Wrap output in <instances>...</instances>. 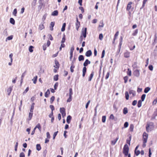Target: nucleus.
Instances as JSON below:
<instances>
[{
	"instance_id": "1",
	"label": "nucleus",
	"mask_w": 157,
	"mask_h": 157,
	"mask_svg": "<svg viewBox=\"0 0 157 157\" xmlns=\"http://www.w3.org/2000/svg\"><path fill=\"white\" fill-rule=\"evenodd\" d=\"M155 125L153 123L150 122L148 123L146 126V130L147 132H150L154 130Z\"/></svg>"
},
{
	"instance_id": "2",
	"label": "nucleus",
	"mask_w": 157,
	"mask_h": 157,
	"mask_svg": "<svg viewBox=\"0 0 157 157\" xmlns=\"http://www.w3.org/2000/svg\"><path fill=\"white\" fill-rule=\"evenodd\" d=\"M129 148H123V153L126 156L128 155V157H131L130 154H128Z\"/></svg>"
},
{
	"instance_id": "3",
	"label": "nucleus",
	"mask_w": 157,
	"mask_h": 157,
	"mask_svg": "<svg viewBox=\"0 0 157 157\" xmlns=\"http://www.w3.org/2000/svg\"><path fill=\"white\" fill-rule=\"evenodd\" d=\"M86 31L87 29L86 28H85L84 29H82V31L81 35H82L84 38V40H85V38L86 36Z\"/></svg>"
},
{
	"instance_id": "4",
	"label": "nucleus",
	"mask_w": 157,
	"mask_h": 157,
	"mask_svg": "<svg viewBox=\"0 0 157 157\" xmlns=\"http://www.w3.org/2000/svg\"><path fill=\"white\" fill-rule=\"evenodd\" d=\"M60 111L62 114V117H64L66 115V111L65 108L63 107L61 108L60 109Z\"/></svg>"
},
{
	"instance_id": "5",
	"label": "nucleus",
	"mask_w": 157,
	"mask_h": 157,
	"mask_svg": "<svg viewBox=\"0 0 157 157\" xmlns=\"http://www.w3.org/2000/svg\"><path fill=\"white\" fill-rule=\"evenodd\" d=\"M148 136V134L145 132L143 134V140L144 143H146L147 142Z\"/></svg>"
},
{
	"instance_id": "6",
	"label": "nucleus",
	"mask_w": 157,
	"mask_h": 157,
	"mask_svg": "<svg viewBox=\"0 0 157 157\" xmlns=\"http://www.w3.org/2000/svg\"><path fill=\"white\" fill-rule=\"evenodd\" d=\"M76 22L75 23L76 29L77 31L78 30L79 27L80 26V24L79 21H78V17L76 18Z\"/></svg>"
},
{
	"instance_id": "7",
	"label": "nucleus",
	"mask_w": 157,
	"mask_h": 157,
	"mask_svg": "<svg viewBox=\"0 0 157 157\" xmlns=\"http://www.w3.org/2000/svg\"><path fill=\"white\" fill-rule=\"evenodd\" d=\"M133 74L135 76L138 77L140 75L139 70L137 69L135 70L133 72Z\"/></svg>"
},
{
	"instance_id": "8",
	"label": "nucleus",
	"mask_w": 157,
	"mask_h": 157,
	"mask_svg": "<svg viewBox=\"0 0 157 157\" xmlns=\"http://www.w3.org/2000/svg\"><path fill=\"white\" fill-rule=\"evenodd\" d=\"M55 65L54 66V67L56 68L59 69L60 65L59 62L57 60L55 59Z\"/></svg>"
},
{
	"instance_id": "9",
	"label": "nucleus",
	"mask_w": 157,
	"mask_h": 157,
	"mask_svg": "<svg viewBox=\"0 0 157 157\" xmlns=\"http://www.w3.org/2000/svg\"><path fill=\"white\" fill-rule=\"evenodd\" d=\"M130 52L127 51H126L124 53V56L126 58H129L130 57Z\"/></svg>"
},
{
	"instance_id": "10",
	"label": "nucleus",
	"mask_w": 157,
	"mask_h": 157,
	"mask_svg": "<svg viewBox=\"0 0 157 157\" xmlns=\"http://www.w3.org/2000/svg\"><path fill=\"white\" fill-rule=\"evenodd\" d=\"M91 55L92 52L90 50L87 51L85 53L86 56L87 57H90Z\"/></svg>"
},
{
	"instance_id": "11",
	"label": "nucleus",
	"mask_w": 157,
	"mask_h": 157,
	"mask_svg": "<svg viewBox=\"0 0 157 157\" xmlns=\"http://www.w3.org/2000/svg\"><path fill=\"white\" fill-rule=\"evenodd\" d=\"M90 63V62L88 59H86L84 62L83 63V65L84 66V67H86L88 65V64H89Z\"/></svg>"
},
{
	"instance_id": "12",
	"label": "nucleus",
	"mask_w": 157,
	"mask_h": 157,
	"mask_svg": "<svg viewBox=\"0 0 157 157\" xmlns=\"http://www.w3.org/2000/svg\"><path fill=\"white\" fill-rule=\"evenodd\" d=\"M75 66L74 65V62H72L71 63V66L70 67V70L71 72L73 73L74 71V68H75Z\"/></svg>"
},
{
	"instance_id": "13",
	"label": "nucleus",
	"mask_w": 157,
	"mask_h": 157,
	"mask_svg": "<svg viewBox=\"0 0 157 157\" xmlns=\"http://www.w3.org/2000/svg\"><path fill=\"white\" fill-rule=\"evenodd\" d=\"M12 90V87H10L9 88H8L7 89V91L8 93V95H10V93Z\"/></svg>"
},
{
	"instance_id": "14",
	"label": "nucleus",
	"mask_w": 157,
	"mask_h": 157,
	"mask_svg": "<svg viewBox=\"0 0 157 157\" xmlns=\"http://www.w3.org/2000/svg\"><path fill=\"white\" fill-rule=\"evenodd\" d=\"M132 3V2H129L128 4L126 10H127L129 11L131 9V4Z\"/></svg>"
},
{
	"instance_id": "15",
	"label": "nucleus",
	"mask_w": 157,
	"mask_h": 157,
	"mask_svg": "<svg viewBox=\"0 0 157 157\" xmlns=\"http://www.w3.org/2000/svg\"><path fill=\"white\" fill-rule=\"evenodd\" d=\"M55 25L54 22H52L50 23V30L51 31H52L53 29V27Z\"/></svg>"
},
{
	"instance_id": "16",
	"label": "nucleus",
	"mask_w": 157,
	"mask_h": 157,
	"mask_svg": "<svg viewBox=\"0 0 157 157\" xmlns=\"http://www.w3.org/2000/svg\"><path fill=\"white\" fill-rule=\"evenodd\" d=\"M71 119V116L70 115H68L67 117V122L68 124H69L70 123Z\"/></svg>"
},
{
	"instance_id": "17",
	"label": "nucleus",
	"mask_w": 157,
	"mask_h": 157,
	"mask_svg": "<svg viewBox=\"0 0 157 157\" xmlns=\"http://www.w3.org/2000/svg\"><path fill=\"white\" fill-rule=\"evenodd\" d=\"M119 139V137L118 136H117L115 139L114 140H113L111 141V144L113 145H114L116 142H117V140Z\"/></svg>"
},
{
	"instance_id": "18",
	"label": "nucleus",
	"mask_w": 157,
	"mask_h": 157,
	"mask_svg": "<svg viewBox=\"0 0 157 157\" xmlns=\"http://www.w3.org/2000/svg\"><path fill=\"white\" fill-rule=\"evenodd\" d=\"M86 67H84L82 70V76L84 77L85 76L86 72Z\"/></svg>"
},
{
	"instance_id": "19",
	"label": "nucleus",
	"mask_w": 157,
	"mask_h": 157,
	"mask_svg": "<svg viewBox=\"0 0 157 157\" xmlns=\"http://www.w3.org/2000/svg\"><path fill=\"white\" fill-rule=\"evenodd\" d=\"M50 94V91L49 89H48L46 92L45 93L44 96L46 97L47 98L48 97Z\"/></svg>"
},
{
	"instance_id": "20",
	"label": "nucleus",
	"mask_w": 157,
	"mask_h": 157,
	"mask_svg": "<svg viewBox=\"0 0 157 157\" xmlns=\"http://www.w3.org/2000/svg\"><path fill=\"white\" fill-rule=\"evenodd\" d=\"M78 60L80 61H83L84 60V57L83 55H80L78 57Z\"/></svg>"
},
{
	"instance_id": "21",
	"label": "nucleus",
	"mask_w": 157,
	"mask_h": 157,
	"mask_svg": "<svg viewBox=\"0 0 157 157\" xmlns=\"http://www.w3.org/2000/svg\"><path fill=\"white\" fill-rule=\"evenodd\" d=\"M137 148H136L135 150V153L137 156H138L140 153V151L138 150Z\"/></svg>"
},
{
	"instance_id": "22",
	"label": "nucleus",
	"mask_w": 157,
	"mask_h": 157,
	"mask_svg": "<svg viewBox=\"0 0 157 157\" xmlns=\"http://www.w3.org/2000/svg\"><path fill=\"white\" fill-rule=\"evenodd\" d=\"M58 12L57 10H56L54 11L52 13V16H55L58 15Z\"/></svg>"
},
{
	"instance_id": "23",
	"label": "nucleus",
	"mask_w": 157,
	"mask_h": 157,
	"mask_svg": "<svg viewBox=\"0 0 157 157\" xmlns=\"http://www.w3.org/2000/svg\"><path fill=\"white\" fill-rule=\"evenodd\" d=\"M34 105H35L34 103H33L32 104V105L31 106L30 109V112H33V110L34 107Z\"/></svg>"
},
{
	"instance_id": "24",
	"label": "nucleus",
	"mask_w": 157,
	"mask_h": 157,
	"mask_svg": "<svg viewBox=\"0 0 157 157\" xmlns=\"http://www.w3.org/2000/svg\"><path fill=\"white\" fill-rule=\"evenodd\" d=\"M129 94H132L133 96H135L136 94L135 91L132 90H129Z\"/></svg>"
},
{
	"instance_id": "25",
	"label": "nucleus",
	"mask_w": 157,
	"mask_h": 157,
	"mask_svg": "<svg viewBox=\"0 0 157 157\" xmlns=\"http://www.w3.org/2000/svg\"><path fill=\"white\" fill-rule=\"evenodd\" d=\"M33 112H30L29 113V117H28V120L29 121H30L32 117H33Z\"/></svg>"
},
{
	"instance_id": "26",
	"label": "nucleus",
	"mask_w": 157,
	"mask_h": 157,
	"mask_svg": "<svg viewBox=\"0 0 157 157\" xmlns=\"http://www.w3.org/2000/svg\"><path fill=\"white\" fill-rule=\"evenodd\" d=\"M94 75V72H92L91 74L90 75V77H89L88 78V80L89 81H90L91 80L92 78L93 77V75Z\"/></svg>"
},
{
	"instance_id": "27",
	"label": "nucleus",
	"mask_w": 157,
	"mask_h": 157,
	"mask_svg": "<svg viewBox=\"0 0 157 157\" xmlns=\"http://www.w3.org/2000/svg\"><path fill=\"white\" fill-rule=\"evenodd\" d=\"M35 128H36V129L38 128L40 131H41V127L39 123L38 124Z\"/></svg>"
},
{
	"instance_id": "28",
	"label": "nucleus",
	"mask_w": 157,
	"mask_h": 157,
	"mask_svg": "<svg viewBox=\"0 0 157 157\" xmlns=\"http://www.w3.org/2000/svg\"><path fill=\"white\" fill-rule=\"evenodd\" d=\"M37 76H36L34 77L32 79V80L33 81V83L34 84H36V82L37 80Z\"/></svg>"
},
{
	"instance_id": "29",
	"label": "nucleus",
	"mask_w": 157,
	"mask_h": 157,
	"mask_svg": "<svg viewBox=\"0 0 157 157\" xmlns=\"http://www.w3.org/2000/svg\"><path fill=\"white\" fill-rule=\"evenodd\" d=\"M134 125L133 124H131L130 125L129 130L130 132H132L134 128Z\"/></svg>"
},
{
	"instance_id": "30",
	"label": "nucleus",
	"mask_w": 157,
	"mask_h": 157,
	"mask_svg": "<svg viewBox=\"0 0 157 157\" xmlns=\"http://www.w3.org/2000/svg\"><path fill=\"white\" fill-rule=\"evenodd\" d=\"M128 112V109L127 108L125 107L124 108L123 110V113L124 114H126Z\"/></svg>"
},
{
	"instance_id": "31",
	"label": "nucleus",
	"mask_w": 157,
	"mask_h": 157,
	"mask_svg": "<svg viewBox=\"0 0 157 157\" xmlns=\"http://www.w3.org/2000/svg\"><path fill=\"white\" fill-rule=\"evenodd\" d=\"M150 88L149 87H147L144 90V93H147L150 90Z\"/></svg>"
},
{
	"instance_id": "32",
	"label": "nucleus",
	"mask_w": 157,
	"mask_h": 157,
	"mask_svg": "<svg viewBox=\"0 0 157 157\" xmlns=\"http://www.w3.org/2000/svg\"><path fill=\"white\" fill-rule=\"evenodd\" d=\"M55 99V97L54 96H52L51 97L50 100V102L51 104H52L53 103Z\"/></svg>"
},
{
	"instance_id": "33",
	"label": "nucleus",
	"mask_w": 157,
	"mask_h": 157,
	"mask_svg": "<svg viewBox=\"0 0 157 157\" xmlns=\"http://www.w3.org/2000/svg\"><path fill=\"white\" fill-rule=\"evenodd\" d=\"M66 24L65 23L63 24L62 28H61V30L62 31H64L65 30V27L66 26Z\"/></svg>"
},
{
	"instance_id": "34",
	"label": "nucleus",
	"mask_w": 157,
	"mask_h": 157,
	"mask_svg": "<svg viewBox=\"0 0 157 157\" xmlns=\"http://www.w3.org/2000/svg\"><path fill=\"white\" fill-rule=\"evenodd\" d=\"M59 75H56L54 76L53 77L54 80L55 81H57L58 79Z\"/></svg>"
},
{
	"instance_id": "35",
	"label": "nucleus",
	"mask_w": 157,
	"mask_h": 157,
	"mask_svg": "<svg viewBox=\"0 0 157 157\" xmlns=\"http://www.w3.org/2000/svg\"><path fill=\"white\" fill-rule=\"evenodd\" d=\"M142 101L141 100H139L138 101V104H137V106L138 107L140 108V107L142 105Z\"/></svg>"
},
{
	"instance_id": "36",
	"label": "nucleus",
	"mask_w": 157,
	"mask_h": 157,
	"mask_svg": "<svg viewBox=\"0 0 157 157\" xmlns=\"http://www.w3.org/2000/svg\"><path fill=\"white\" fill-rule=\"evenodd\" d=\"M44 27L43 24H40L39 25V29L40 30H42V29H44Z\"/></svg>"
},
{
	"instance_id": "37",
	"label": "nucleus",
	"mask_w": 157,
	"mask_h": 157,
	"mask_svg": "<svg viewBox=\"0 0 157 157\" xmlns=\"http://www.w3.org/2000/svg\"><path fill=\"white\" fill-rule=\"evenodd\" d=\"M10 22L13 25H14L15 24V23L14 20L12 18H11L10 19Z\"/></svg>"
},
{
	"instance_id": "38",
	"label": "nucleus",
	"mask_w": 157,
	"mask_h": 157,
	"mask_svg": "<svg viewBox=\"0 0 157 157\" xmlns=\"http://www.w3.org/2000/svg\"><path fill=\"white\" fill-rule=\"evenodd\" d=\"M125 98L126 100H128L129 99V94L127 91H126L125 93Z\"/></svg>"
},
{
	"instance_id": "39",
	"label": "nucleus",
	"mask_w": 157,
	"mask_h": 157,
	"mask_svg": "<svg viewBox=\"0 0 157 157\" xmlns=\"http://www.w3.org/2000/svg\"><path fill=\"white\" fill-rule=\"evenodd\" d=\"M34 48V47L33 46H30L29 48V51L30 52H33V49Z\"/></svg>"
},
{
	"instance_id": "40",
	"label": "nucleus",
	"mask_w": 157,
	"mask_h": 157,
	"mask_svg": "<svg viewBox=\"0 0 157 157\" xmlns=\"http://www.w3.org/2000/svg\"><path fill=\"white\" fill-rule=\"evenodd\" d=\"M138 32V30L137 29H136L134 31L133 33L132 34V35L133 36H136Z\"/></svg>"
},
{
	"instance_id": "41",
	"label": "nucleus",
	"mask_w": 157,
	"mask_h": 157,
	"mask_svg": "<svg viewBox=\"0 0 157 157\" xmlns=\"http://www.w3.org/2000/svg\"><path fill=\"white\" fill-rule=\"evenodd\" d=\"M72 95H69V98L67 100V102H70L72 100Z\"/></svg>"
},
{
	"instance_id": "42",
	"label": "nucleus",
	"mask_w": 157,
	"mask_h": 157,
	"mask_svg": "<svg viewBox=\"0 0 157 157\" xmlns=\"http://www.w3.org/2000/svg\"><path fill=\"white\" fill-rule=\"evenodd\" d=\"M74 50V47H72L70 49V55H73V52Z\"/></svg>"
},
{
	"instance_id": "43",
	"label": "nucleus",
	"mask_w": 157,
	"mask_h": 157,
	"mask_svg": "<svg viewBox=\"0 0 157 157\" xmlns=\"http://www.w3.org/2000/svg\"><path fill=\"white\" fill-rule=\"evenodd\" d=\"M17 10L16 9H15L13 11V15H14V16H17Z\"/></svg>"
},
{
	"instance_id": "44",
	"label": "nucleus",
	"mask_w": 157,
	"mask_h": 157,
	"mask_svg": "<svg viewBox=\"0 0 157 157\" xmlns=\"http://www.w3.org/2000/svg\"><path fill=\"white\" fill-rule=\"evenodd\" d=\"M65 36L64 34L63 35V37L62 39L61 43H64L65 42Z\"/></svg>"
},
{
	"instance_id": "45",
	"label": "nucleus",
	"mask_w": 157,
	"mask_h": 157,
	"mask_svg": "<svg viewBox=\"0 0 157 157\" xmlns=\"http://www.w3.org/2000/svg\"><path fill=\"white\" fill-rule=\"evenodd\" d=\"M100 25H99V27H103L104 26V24H103V21H100Z\"/></svg>"
},
{
	"instance_id": "46",
	"label": "nucleus",
	"mask_w": 157,
	"mask_h": 157,
	"mask_svg": "<svg viewBox=\"0 0 157 157\" xmlns=\"http://www.w3.org/2000/svg\"><path fill=\"white\" fill-rule=\"evenodd\" d=\"M146 97L145 94H143L141 97V101H144Z\"/></svg>"
},
{
	"instance_id": "47",
	"label": "nucleus",
	"mask_w": 157,
	"mask_h": 157,
	"mask_svg": "<svg viewBox=\"0 0 157 157\" xmlns=\"http://www.w3.org/2000/svg\"><path fill=\"white\" fill-rule=\"evenodd\" d=\"M127 74L129 76H131V71L129 69H128Z\"/></svg>"
},
{
	"instance_id": "48",
	"label": "nucleus",
	"mask_w": 157,
	"mask_h": 157,
	"mask_svg": "<svg viewBox=\"0 0 157 157\" xmlns=\"http://www.w3.org/2000/svg\"><path fill=\"white\" fill-rule=\"evenodd\" d=\"M124 82L125 83H126L128 79V77L127 76H125L124 77Z\"/></svg>"
},
{
	"instance_id": "49",
	"label": "nucleus",
	"mask_w": 157,
	"mask_h": 157,
	"mask_svg": "<svg viewBox=\"0 0 157 157\" xmlns=\"http://www.w3.org/2000/svg\"><path fill=\"white\" fill-rule=\"evenodd\" d=\"M103 38V34L102 33L100 34L99 36V39L100 40H102Z\"/></svg>"
},
{
	"instance_id": "50",
	"label": "nucleus",
	"mask_w": 157,
	"mask_h": 157,
	"mask_svg": "<svg viewBox=\"0 0 157 157\" xmlns=\"http://www.w3.org/2000/svg\"><path fill=\"white\" fill-rule=\"evenodd\" d=\"M13 36L12 35L8 36L6 39V40H10L12 39Z\"/></svg>"
},
{
	"instance_id": "51",
	"label": "nucleus",
	"mask_w": 157,
	"mask_h": 157,
	"mask_svg": "<svg viewBox=\"0 0 157 157\" xmlns=\"http://www.w3.org/2000/svg\"><path fill=\"white\" fill-rule=\"evenodd\" d=\"M69 95H72L73 94L72 89V88H70L69 90Z\"/></svg>"
},
{
	"instance_id": "52",
	"label": "nucleus",
	"mask_w": 157,
	"mask_h": 157,
	"mask_svg": "<svg viewBox=\"0 0 157 157\" xmlns=\"http://www.w3.org/2000/svg\"><path fill=\"white\" fill-rule=\"evenodd\" d=\"M50 108L52 110V111H53L55 109L54 107V106L52 105H50Z\"/></svg>"
},
{
	"instance_id": "53",
	"label": "nucleus",
	"mask_w": 157,
	"mask_h": 157,
	"mask_svg": "<svg viewBox=\"0 0 157 157\" xmlns=\"http://www.w3.org/2000/svg\"><path fill=\"white\" fill-rule=\"evenodd\" d=\"M106 120V116H103L102 117V121L103 122H105Z\"/></svg>"
},
{
	"instance_id": "54",
	"label": "nucleus",
	"mask_w": 157,
	"mask_h": 157,
	"mask_svg": "<svg viewBox=\"0 0 157 157\" xmlns=\"http://www.w3.org/2000/svg\"><path fill=\"white\" fill-rule=\"evenodd\" d=\"M58 132V131L56 132H55L53 135V139H54L55 138L56 136L57 135V133Z\"/></svg>"
},
{
	"instance_id": "55",
	"label": "nucleus",
	"mask_w": 157,
	"mask_h": 157,
	"mask_svg": "<svg viewBox=\"0 0 157 157\" xmlns=\"http://www.w3.org/2000/svg\"><path fill=\"white\" fill-rule=\"evenodd\" d=\"M83 39L84 40V38H83V36H82V35H80L79 37V40L81 43H82Z\"/></svg>"
},
{
	"instance_id": "56",
	"label": "nucleus",
	"mask_w": 157,
	"mask_h": 157,
	"mask_svg": "<svg viewBox=\"0 0 157 157\" xmlns=\"http://www.w3.org/2000/svg\"><path fill=\"white\" fill-rule=\"evenodd\" d=\"M46 135H47V138L49 139L50 138L51 136H50L49 132H47L46 133Z\"/></svg>"
},
{
	"instance_id": "57",
	"label": "nucleus",
	"mask_w": 157,
	"mask_h": 157,
	"mask_svg": "<svg viewBox=\"0 0 157 157\" xmlns=\"http://www.w3.org/2000/svg\"><path fill=\"white\" fill-rule=\"evenodd\" d=\"M26 73V71L24 73H23L21 76V80H23V79L24 78V77L25 76V73Z\"/></svg>"
},
{
	"instance_id": "58",
	"label": "nucleus",
	"mask_w": 157,
	"mask_h": 157,
	"mask_svg": "<svg viewBox=\"0 0 157 157\" xmlns=\"http://www.w3.org/2000/svg\"><path fill=\"white\" fill-rule=\"evenodd\" d=\"M90 103V101L89 100L87 102V103L86 104V109H87L88 108V105H89V104Z\"/></svg>"
},
{
	"instance_id": "59",
	"label": "nucleus",
	"mask_w": 157,
	"mask_h": 157,
	"mask_svg": "<svg viewBox=\"0 0 157 157\" xmlns=\"http://www.w3.org/2000/svg\"><path fill=\"white\" fill-rule=\"evenodd\" d=\"M137 103L136 100H134L132 103V105L133 106L135 105Z\"/></svg>"
},
{
	"instance_id": "60",
	"label": "nucleus",
	"mask_w": 157,
	"mask_h": 157,
	"mask_svg": "<svg viewBox=\"0 0 157 157\" xmlns=\"http://www.w3.org/2000/svg\"><path fill=\"white\" fill-rule=\"evenodd\" d=\"M79 9L81 11L82 13H83L84 12V8L80 6L79 7Z\"/></svg>"
},
{
	"instance_id": "61",
	"label": "nucleus",
	"mask_w": 157,
	"mask_h": 157,
	"mask_svg": "<svg viewBox=\"0 0 157 157\" xmlns=\"http://www.w3.org/2000/svg\"><path fill=\"white\" fill-rule=\"evenodd\" d=\"M149 69L151 71H152L153 69V67L152 65H150L148 67Z\"/></svg>"
},
{
	"instance_id": "62",
	"label": "nucleus",
	"mask_w": 157,
	"mask_h": 157,
	"mask_svg": "<svg viewBox=\"0 0 157 157\" xmlns=\"http://www.w3.org/2000/svg\"><path fill=\"white\" fill-rule=\"evenodd\" d=\"M46 44H44L43 46V49L45 51V50H46V48H47V47H46Z\"/></svg>"
},
{
	"instance_id": "63",
	"label": "nucleus",
	"mask_w": 157,
	"mask_h": 157,
	"mask_svg": "<svg viewBox=\"0 0 157 157\" xmlns=\"http://www.w3.org/2000/svg\"><path fill=\"white\" fill-rule=\"evenodd\" d=\"M20 157H25L24 153L23 152H21L20 154Z\"/></svg>"
},
{
	"instance_id": "64",
	"label": "nucleus",
	"mask_w": 157,
	"mask_h": 157,
	"mask_svg": "<svg viewBox=\"0 0 157 157\" xmlns=\"http://www.w3.org/2000/svg\"><path fill=\"white\" fill-rule=\"evenodd\" d=\"M128 122H125L124 124V126L125 128H127L128 127Z\"/></svg>"
}]
</instances>
